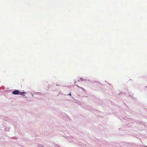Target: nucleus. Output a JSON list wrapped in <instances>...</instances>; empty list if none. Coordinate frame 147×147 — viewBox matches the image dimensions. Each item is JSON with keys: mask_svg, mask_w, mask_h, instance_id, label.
I'll list each match as a JSON object with an SVG mask.
<instances>
[{"mask_svg": "<svg viewBox=\"0 0 147 147\" xmlns=\"http://www.w3.org/2000/svg\"><path fill=\"white\" fill-rule=\"evenodd\" d=\"M123 122H125V125H127V127H129L130 126L129 125H130V123H133L134 121V119L129 118L127 117H125V119L123 120Z\"/></svg>", "mask_w": 147, "mask_h": 147, "instance_id": "nucleus-1", "label": "nucleus"}, {"mask_svg": "<svg viewBox=\"0 0 147 147\" xmlns=\"http://www.w3.org/2000/svg\"><path fill=\"white\" fill-rule=\"evenodd\" d=\"M20 92L18 90H15L12 92V94L15 95H18Z\"/></svg>", "mask_w": 147, "mask_h": 147, "instance_id": "nucleus-2", "label": "nucleus"}, {"mask_svg": "<svg viewBox=\"0 0 147 147\" xmlns=\"http://www.w3.org/2000/svg\"><path fill=\"white\" fill-rule=\"evenodd\" d=\"M74 138L72 137L71 138H68L67 139V140L69 142H70L71 143H74V144H76V143L75 142V141L73 140V139H74Z\"/></svg>", "mask_w": 147, "mask_h": 147, "instance_id": "nucleus-3", "label": "nucleus"}, {"mask_svg": "<svg viewBox=\"0 0 147 147\" xmlns=\"http://www.w3.org/2000/svg\"><path fill=\"white\" fill-rule=\"evenodd\" d=\"M137 123H138V124H142V125L144 124V127H146V128L147 127V124H145L143 122H142L140 121H138L137 122Z\"/></svg>", "mask_w": 147, "mask_h": 147, "instance_id": "nucleus-4", "label": "nucleus"}, {"mask_svg": "<svg viewBox=\"0 0 147 147\" xmlns=\"http://www.w3.org/2000/svg\"><path fill=\"white\" fill-rule=\"evenodd\" d=\"M26 92H20V93H19V94H20V95H22V96H24V94H26Z\"/></svg>", "mask_w": 147, "mask_h": 147, "instance_id": "nucleus-5", "label": "nucleus"}, {"mask_svg": "<svg viewBox=\"0 0 147 147\" xmlns=\"http://www.w3.org/2000/svg\"><path fill=\"white\" fill-rule=\"evenodd\" d=\"M37 146L38 147H44L43 146L40 144H38L37 145Z\"/></svg>", "mask_w": 147, "mask_h": 147, "instance_id": "nucleus-6", "label": "nucleus"}, {"mask_svg": "<svg viewBox=\"0 0 147 147\" xmlns=\"http://www.w3.org/2000/svg\"><path fill=\"white\" fill-rule=\"evenodd\" d=\"M79 88H80L83 91H84V92H86V90L84 89V88H82V87H79Z\"/></svg>", "mask_w": 147, "mask_h": 147, "instance_id": "nucleus-7", "label": "nucleus"}, {"mask_svg": "<svg viewBox=\"0 0 147 147\" xmlns=\"http://www.w3.org/2000/svg\"><path fill=\"white\" fill-rule=\"evenodd\" d=\"M40 93L39 92H35L34 94H36V95H38Z\"/></svg>", "mask_w": 147, "mask_h": 147, "instance_id": "nucleus-8", "label": "nucleus"}, {"mask_svg": "<svg viewBox=\"0 0 147 147\" xmlns=\"http://www.w3.org/2000/svg\"><path fill=\"white\" fill-rule=\"evenodd\" d=\"M79 80L81 81H84V79L82 78H81L80 80H78V81Z\"/></svg>", "mask_w": 147, "mask_h": 147, "instance_id": "nucleus-9", "label": "nucleus"}, {"mask_svg": "<svg viewBox=\"0 0 147 147\" xmlns=\"http://www.w3.org/2000/svg\"><path fill=\"white\" fill-rule=\"evenodd\" d=\"M9 129V128H5L4 130L5 131H7V130H9L8 129Z\"/></svg>", "mask_w": 147, "mask_h": 147, "instance_id": "nucleus-10", "label": "nucleus"}, {"mask_svg": "<svg viewBox=\"0 0 147 147\" xmlns=\"http://www.w3.org/2000/svg\"><path fill=\"white\" fill-rule=\"evenodd\" d=\"M94 83H99L98 81H94Z\"/></svg>", "mask_w": 147, "mask_h": 147, "instance_id": "nucleus-11", "label": "nucleus"}, {"mask_svg": "<svg viewBox=\"0 0 147 147\" xmlns=\"http://www.w3.org/2000/svg\"><path fill=\"white\" fill-rule=\"evenodd\" d=\"M67 95L69 96H71V93H70L69 94H68Z\"/></svg>", "mask_w": 147, "mask_h": 147, "instance_id": "nucleus-12", "label": "nucleus"}, {"mask_svg": "<svg viewBox=\"0 0 147 147\" xmlns=\"http://www.w3.org/2000/svg\"><path fill=\"white\" fill-rule=\"evenodd\" d=\"M31 94H32V97H33L34 96H33V94H32V93H31Z\"/></svg>", "mask_w": 147, "mask_h": 147, "instance_id": "nucleus-13", "label": "nucleus"}, {"mask_svg": "<svg viewBox=\"0 0 147 147\" xmlns=\"http://www.w3.org/2000/svg\"><path fill=\"white\" fill-rule=\"evenodd\" d=\"M77 86H78V87H80V86L78 85H77Z\"/></svg>", "mask_w": 147, "mask_h": 147, "instance_id": "nucleus-14", "label": "nucleus"}, {"mask_svg": "<svg viewBox=\"0 0 147 147\" xmlns=\"http://www.w3.org/2000/svg\"><path fill=\"white\" fill-rule=\"evenodd\" d=\"M145 147H147V146H145Z\"/></svg>", "mask_w": 147, "mask_h": 147, "instance_id": "nucleus-15", "label": "nucleus"}, {"mask_svg": "<svg viewBox=\"0 0 147 147\" xmlns=\"http://www.w3.org/2000/svg\"><path fill=\"white\" fill-rule=\"evenodd\" d=\"M88 80V81H90V80Z\"/></svg>", "mask_w": 147, "mask_h": 147, "instance_id": "nucleus-16", "label": "nucleus"}, {"mask_svg": "<svg viewBox=\"0 0 147 147\" xmlns=\"http://www.w3.org/2000/svg\"><path fill=\"white\" fill-rule=\"evenodd\" d=\"M76 82H74V83H76Z\"/></svg>", "mask_w": 147, "mask_h": 147, "instance_id": "nucleus-17", "label": "nucleus"}]
</instances>
